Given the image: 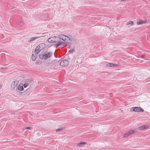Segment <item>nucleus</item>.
I'll return each instance as SVG.
<instances>
[{"instance_id": "obj_21", "label": "nucleus", "mask_w": 150, "mask_h": 150, "mask_svg": "<svg viewBox=\"0 0 150 150\" xmlns=\"http://www.w3.org/2000/svg\"><path fill=\"white\" fill-rule=\"evenodd\" d=\"M63 129H64V128H62L60 129H57L56 131V132H59L60 131H61Z\"/></svg>"}, {"instance_id": "obj_27", "label": "nucleus", "mask_w": 150, "mask_h": 150, "mask_svg": "<svg viewBox=\"0 0 150 150\" xmlns=\"http://www.w3.org/2000/svg\"><path fill=\"white\" fill-rule=\"evenodd\" d=\"M55 62H56L55 61H53L52 62V63Z\"/></svg>"}, {"instance_id": "obj_22", "label": "nucleus", "mask_w": 150, "mask_h": 150, "mask_svg": "<svg viewBox=\"0 0 150 150\" xmlns=\"http://www.w3.org/2000/svg\"><path fill=\"white\" fill-rule=\"evenodd\" d=\"M74 51V50L73 49H72L70 50L69 51V52L70 53L72 52H73Z\"/></svg>"}, {"instance_id": "obj_23", "label": "nucleus", "mask_w": 150, "mask_h": 150, "mask_svg": "<svg viewBox=\"0 0 150 150\" xmlns=\"http://www.w3.org/2000/svg\"><path fill=\"white\" fill-rule=\"evenodd\" d=\"M117 66H118V65L117 64H113V67H117Z\"/></svg>"}, {"instance_id": "obj_17", "label": "nucleus", "mask_w": 150, "mask_h": 150, "mask_svg": "<svg viewBox=\"0 0 150 150\" xmlns=\"http://www.w3.org/2000/svg\"><path fill=\"white\" fill-rule=\"evenodd\" d=\"M85 143H86L84 142H81L79 143L78 144V145H79V146H81L82 145V146H83Z\"/></svg>"}, {"instance_id": "obj_26", "label": "nucleus", "mask_w": 150, "mask_h": 150, "mask_svg": "<svg viewBox=\"0 0 150 150\" xmlns=\"http://www.w3.org/2000/svg\"><path fill=\"white\" fill-rule=\"evenodd\" d=\"M126 0H121L120 1L121 2H122V1H126Z\"/></svg>"}, {"instance_id": "obj_14", "label": "nucleus", "mask_w": 150, "mask_h": 150, "mask_svg": "<svg viewBox=\"0 0 150 150\" xmlns=\"http://www.w3.org/2000/svg\"><path fill=\"white\" fill-rule=\"evenodd\" d=\"M126 25H132L133 24V23L132 21H129L128 22H127L126 24Z\"/></svg>"}, {"instance_id": "obj_1", "label": "nucleus", "mask_w": 150, "mask_h": 150, "mask_svg": "<svg viewBox=\"0 0 150 150\" xmlns=\"http://www.w3.org/2000/svg\"><path fill=\"white\" fill-rule=\"evenodd\" d=\"M60 40L58 37H52L49 38L47 41L50 43H56L55 46L56 47L61 46L62 47H66L67 43L63 42H60Z\"/></svg>"}, {"instance_id": "obj_20", "label": "nucleus", "mask_w": 150, "mask_h": 150, "mask_svg": "<svg viewBox=\"0 0 150 150\" xmlns=\"http://www.w3.org/2000/svg\"><path fill=\"white\" fill-rule=\"evenodd\" d=\"M28 83H24L23 85V86L25 88H26L27 86H28Z\"/></svg>"}, {"instance_id": "obj_2", "label": "nucleus", "mask_w": 150, "mask_h": 150, "mask_svg": "<svg viewBox=\"0 0 150 150\" xmlns=\"http://www.w3.org/2000/svg\"><path fill=\"white\" fill-rule=\"evenodd\" d=\"M58 38L60 40V42H63L68 44H72V40L71 38L68 36L64 35H60L58 36Z\"/></svg>"}, {"instance_id": "obj_19", "label": "nucleus", "mask_w": 150, "mask_h": 150, "mask_svg": "<svg viewBox=\"0 0 150 150\" xmlns=\"http://www.w3.org/2000/svg\"><path fill=\"white\" fill-rule=\"evenodd\" d=\"M19 25H20L21 26H22L23 25V24H24V23L23 22V21H20L19 23H18Z\"/></svg>"}, {"instance_id": "obj_12", "label": "nucleus", "mask_w": 150, "mask_h": 150, "mask_svg": "<svg viewBox=\"0 0 150 150\" xmlns=\"http://www.w3.org/2000/svg\"><path fill=\"white\" fill-rule=\"evenodd\" d=\"M41 50H40V49L37 46L35 48V51L34 52L35 54H38L40 51Z\"/></svg>"}, {"instance_id": "obj_10", "label": "nucleus", "mask_w": 150, "mask_h": 150, "mask_svg": "<svg viewBox=\"0 0 150 150\" xmlns=\"http://www.w3.org/2000/svg\"><path fill=\"white\" fill-rule=\"evenodd\" d=\"M146 21L140 20L137 22V25H139L143 23H146Z\"/></svg>"}, {"instance_id": "obj_18", "label": "nucleus", "mask_w": 150, "mask_h": 150, "mask_svg": "<svg viewBox=\"0 0 150 150\" xmlns=\"http://www.w3.org/2000/svg\"><path fill=\"white\" fill-rule=\"evenodd\" d=\"M133 107H132V108H128L127 109V110L128 111L133 112Z\"/></svg>"}, {"instance_id": "obj_24", "label": "nucleus", "mask_w": 150, "mask_h": 150, "mask_svg": "<svg viewBox=\"0 0 150 150\" xmlns=\"http://www.w3.org/2000/svg\"><path fill=\"white\" fill-rule=\"evenodd\" d=\"M25 128L26 129H31V127H28Z\"/></svg>"}, {"instance_id": "obj_7", "label": "nucleus", "mask_w": 150, "mask_h": 150, "mask_svg": "<svg viewBox=\"0 0 150 150\" xmlns=\"http://www.w3.org/2000/svg\"><path fill=\"white\" fill-rule=\"evenodd\" d=\"M38 47L41 50L43 49L45 47V44L44 43H42L40 44L38 46Z\"/></svg>"}, {"instance_id": "obj_13", "label": "nucleus", "mask_w": 150, "mask_h": 150, "mask_svg": "<svg viewBox=\"0 0 150 150\" xmlns=\"http://www.w3.org/2000/svg\"><path fill=\"white\" fill-rule=\"evenodd\" d=\"M18 90L20 91H23L24 89L22 84L20 85L18 87Z\"/></svg>"}, {"instance_id": "obj_3", "label": "nucleus", "mask_w": 150, "mask_h": 150, "mask_svg": "<svg viewBox=\"0 0 150 150\" xmlns=\"http://www.w3.org/2000/svg\"><path fill=\"white\" fill-rule=\"evenodd\" d=\"M53 55V53L51 52H47L42 54H40L39 55V57L42 60H45L51 58L52 57Z\"/></svg>"}, {"instance_id": "obj_6", "label": "nucleus", "mask_w": 150, "mask_h": 150, "mask_svg": "<svg viewBox=\"0 0 150 150\" xmlns=\"http://www.w3.org/2000/svg\"><path fill=\"white\" fill-rule=\"evenodd\" d=\"M133 111L134 112H144V110L141 108L139 107H133Z\"/></svg>"}, {"instance_id": "obj_9", "label": "nucleus", "mask_w": 150, "mask_h": 150, "mask_svg": "<svg viewBox=\"0 0 150 150\" xmlns=\"http://www.w3.org/2000/svg\"><path fill=\"white\" fill-rule=\"evenodd\" d=\"M148 127L145 125H143L141 127H140L138 128L139 130H143L144 129H147Z\"/></svg>"}, {"instance_id": "obj_11", "label": "nucleus", "mask_w": 150, "mask_h": 150, "mask_svg": "<svg viewBox=\"0 0 150 150\" xmlns=\"http://www.w3.org/2000/svg\"><path fill=\"white\" fill-rule=\"evenodd\" d=\"M39 38H40V37H34L32 38H30V40L28 41V42H31L32 41H34V40H36V39H38Z\"/></svg>"}, {"instance_id": "obj_15", "label": "nucleus", "mask_w": 150, "mask_h": 150, "mask_svg": "<svg viewBox=\"0 0 150 150\" xmlns=\"http://www.w3.org/2000/svg\"><path fill=\"white\" fill-rule=\"evenodd\" d=\"M36 59V55H34L33 54L32 55V60L33 61H35Z\"/></svg>"}, {"instance_id": "obj_25", "label": "nucleus", "mask_w": 150, "mask_h": 150, "mask_svg": "<svg viewBox=\"0 0 150 150\" xmlns=\"http://www.w3.org/2000/svg\"><path fill=\"white\" fill-rule=\"evenodd\" d=\"M144 57V55H142L141 56V57L142 58H143Z\"/></svg>"}, {"instance_id": "obj_8", "label": "nucleus", "mask_w": 150, "mask_h": 150, "mask_svg": "<svg viewBox=\"0 0 150 150\" xmlns=\"http://www.w3.org/2000/svg\"><path fill=\"white\" fill-rule=\"evenodd\" d=\"M17 87V84H16L15 81H14L11 85V88L12 90H14Z\"/></svg>"}, {"instance_id": "obj_5", "label": "nucleus", "mask_w": 150, "mask_h": 150, "mask_svg": "<svg viewBox=\"0 0 150 150\" xmlns=\"http://www.w3.org/2000/svg\"><path fill=\"white\" fill-rule=\"evenodd\" d=\"M135 131L134 130H131L129 132H127L126 133L123 135V137L124 138H126L131 134L134 133Z\"/></svg>"}, {"instance_id": "obj_4", "label": "nucleus", "mask_w": 150, "mask_h": 150, "mask_svg": "<svg viewBox=\"0 0 150 150\" xmlns=\"http://www.w3.org/2000/svg\"><path fill=\"white\" fill-rule=\"evenodd\" d=\"M69 64V62L67 60H63L61 61L59 63L60 65L63 67L67 66Z\"/></svg>"}, {"instance_id": "obj_16", "label": "nucleus", "mask_w": 150, "mask_h": 150, "mask_svg": "<svg viewBox=\"0 0 150 150\" xmlns=\"http://www.w3.org/2000/svg\"><path fill=\"white\" fill-rule=\"evenodd\" d=\"M107 65L108 67H112L113 66V64L112 63H109L107 64Z\"/></svg>"}]
</instances>
